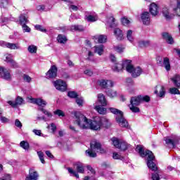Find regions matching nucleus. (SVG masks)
<instances>
[{
	"instance_id": "obj_56",
	"label": "nucleus",
	"mask_w": 180,
	"mask_h": 180,
	"mask_svg": "<svg viewBox=\"0 0 180 180\" xmlns=\"http://www.w3.org/2000/svg\"><path fill=\"white\" fill-rule=\"evenodd\" d=\"M141 98V102H150V96H139Z\"/></svg>"
},
{
	"instance_id": "obj_12",
	"label": "nucleus",
	"mask_w": 180,
	"mask_h": 180,
	"mask_svg": "<svg viewBox=\"0 0 180 180\" xmlns=\"http://www.w3.org/2000/svg\"><path fill=\"white\" fill-rule=\"evenodd\" d=\"M99 85L100 86H101V88H103L104 89H107L108 91V89L110 88H113L115 83L112 80L103 79L100 82Z\"/></svg>"
},
{
	"instance_id": "obj_46",
	"label": "nucleus",
	"mask_w": 180,
	"mask_h": 180,
	"mask_svg": "<svg viewBox=\"0 0 180 180\" xmlns=\"http://www.w3.org/2000/svg\"><path fill=\"white\" fill-rule=\"evenodd\" d=\"M76 103L78 106H84V98L82 97H77L76 98Z\"/></svg>"
},
{
	"instance_id": "obj_36",
	"label": "nucleus",
	"mask_w": 180,
	"mask_h": 180,
	"mask_svg": "<svg viewBox=\"0 0 180 180\" xmlns=\"http://www.w3.org/2000/svg\"><path fill=\"white\" fill-rule=\"evenodd\" d=\"M38 110H40V112H42V113H44V115H45L46 116H47V117H53V114L50 112H49V110L43 108H39Z\"/></svg>"
},
{
	"instance_id": "obj_59",
	"label": "nucleus",
	"mask_w": 180,
	"mask_h": 180,
	"mask_svg": "<svg viewBox=\"0 0 180 180\" xmlns=\"http://www.w3.org/2000/svg\"><path fill=\"white\" fill-rule=\"evenodd\" d=\"M84 74H85V75H87L88 77H92V75H94V72H92V70L89 69H86V70H84Z\"/></svg>"
},
{
	"instance_id": "obj_31",
	"label": "nucleus",
	"mask_w": 180,
	"mask_h": 180,
	"mask_svg": "<svg viewBox=\"0 0 180 180\" xmlns=\"http://www.w3.org/2000/svg\"><path fill=\"white\" fill-rule=\"evenodd\" d=\"M103 45H98V46H94L95 49V53H97V54H98V56H102V54H103Z\"/></svg>"
},
{
	"instance_id": "obj_47",
	"label": "nucleus",
	"mask_w": 180,
	"mask_h": 180,
	"mask_svg": "<svg viewBox=\"0 0 180 180\" xmlns=\"http://www.w3.org/2000/svg\"><path fill=\"white\" fill-rule=\"evenodd\" d=\"M28 51L31 53H37V47L34 45H31L28 46Z\"/></svg>"
},
{
	"instance_id": "obj_19",
	"label": "nucleus",
	"mask_w": 180,
	"mask_h": 180,
	"mask_svg": "<svg viewBox=\"0 0 180 180\" xmlns=\"http://www.w3.org/2000/svg\"><path fill=\"white\" fill-rule=\"evenodd\" d=\"M94 40L96 43H106V40H108V37L106 35H96L94 37Z\"/></svg>"
},
{
	"instance_id": "obj_17",
	"label": "nucleus",
	"mask_w": 180,
	"mask_h": 180,
	"mask_svg": "<svg viewBox=\"0 0 180 180\" xmlns=\"http://www.w3.org/2000/svg\"><path fill=\"white\" fill-rule=\"evenodd\" d=\"M160 7L155 3H152L149 7V11L152 16H157Z\"/></svg>"
},
{
	"instance_id": "obj_20",
	"label": "nucleus",
	"mask_w": 180,
	"mask_h": 180,
	"mask_svg": "<svg viewBox=\"0 0 180 180\" xmlns=\"http://www.w3.org/2000/svg\"><path fill=\"white\" fill-rule=\"evenodd\" d=\"M114 34L117 40L121 41V40H123V39H124V37L123 35V31L120 28L114 29Z\"/></svg>"
},
{
	"instance_id": "obj_52",
	"label": "nucleus",
	"mask_w": 180,
	"mask_h": 180,
	"mask_svg": "<svg viewBox=\"0 0 180 180\" xmlns=\"http://www.w3.org/2000/svg\"><path fill=\"white\" fill-rule=\"evenodd\" d=\"M169 92L170 94H173V95H179V90H178V89L175 88V87H173V88H171L169 89Z\"/></svg>"
},
{
	"instance_id": "obj_16",
	"label": "nucleus",
	"mask_w": 180,
	"mask_h": 180,
	"mask_svg": "<svg viewBox=\"0 0 180 180\" xmlns=\"http://www.w3.org/2000/svg\"><path fill=\"white\" fill-rule=\"evenodd\" d=\"M141 19L144 25L148 26L150 23V13L143 12L141 15Z\"/></svg>"
},
{
	"instance_id": "obj_1",
	"label": "nucleus",
	"mask_w": 180,
	"mask_h": 180,
	"mask_svg": "<svg viewBox=\"0 0 180 180\" xmlns=\"http://www.w3.org/2000/svg\"><path fill=\"white\" fill-rule=\"evenodd\" d=\"M75 121L81 129H91V130H101V127H109L110 122L108 118L96 117L92 120H88L86 117L79 112H75Z\"/></svg>"
},
{
	"instance_id": "obj_9",
	"label": "nucleus",
	"mask_w": 180,
	"mask_h": 180,
	"mask_svg": "<svg viewBox=\"0 0 180 180\" xmlns=\"http://www.w3.org/2000/svg\"><path fill=\"white\" fill-rule=\"evenodd\" d=\"M0 77L6 81H11L12 79V75L11 74V70L5 69L4 68H0Z\"/></svg>"
},
{
	"instance_id": "obj_34",
	"label": "nucleus",
	"mask_w": 180,
	"mask_h": 180,
	"mask_svg": "<svg viewBox=\"0 0 180 180\" xmlns=\"http://www.w3.org/2000/svg\"><path fill=\"white\" fill-rule=\"evenodd\" d=\"M127 39L130 41L131 43H133V41L134 40V37H133V31L131 30H129L127 32Z\"/></svg>"
},
{
	"instance_id": "obj_38",
	"label": "nucleus",
	"mask_w": 180,
	"mask_h": 180,
	"mask_svg": "<svg viewBox=\"0 0 180 180\" xmlns=\"http://www.w3.org/2000/svg\"><path fill=\"white\" fill-rule=\"evenodd\" d=\"M20 146L22 148H23L24 150H29L30 148V145H29V142L26 141H22L20 143Z\"/></svg>"
},
{
	"instance_id": "obj_8",
	"label": "nucleus",
	"mask_w": 180,
	"mask_h": 180,
	"mask_svg": "<svg viewBox=\"0 0 180 180\" xmlns=\"http://www.w3.org/2000/svg\"><path fill=\"white\" fill-rule=\"evenodd\" d=\"M58 71V69L57 68V66L52 65L51 66L49 71H48L46 73V78L48 79H53L57 77V72Z\"/></svg>"
},
{
	"instance_id": "obj_33",
	"label": "nucleus",
	"mask_w": 180,
	"mask_h": 180,
	"mask_svg": "<svg viewBox=\"0 0 180 180\" xmlns=\"http://www.w3.org/2000/svg\"><path fill=\"white\" fill-rule=\"evenodd\" d=\"M105 92L109 98H115V96H117V92L116 91L108 89L105 91Z\"/></svg>"
},
{
	"instance_id": "obj_30",
	"label": "nucleus",
	"mask_w": 180,
	"mask_h": 180,
	"mask_svg": "<svg viewBox=\"0 0 180 180\" xmlns=\"http://www.w3.org/2000/svg\"><path fill=\"white\" fill-rule=\"evenodd\" d=\"M163 65L167 71H169L171 70V64L169 63V58H163Z\"/></svg>"
},
{
	"instance_id": "obj_60",
	"label": "nucleus",
	"mask_w": 180,
	"mask_h": 180,
	"mask_svg": "<svg viewBox=\"0 0 180 180\" xmlns=\"http://www.w3.org/2000/svg\"><path fill=\"white\" fill-rule=\"evenodd\" d=\"M45 9L46 6L44 5H39L37 6V11H39V12H43Z\"/></svg>"
},
{
	"instance_id": "obj_4",
	"label": "nucleus",
	"mask_w": 180,
	"mask_h": 180,
	"mask_svg": "<svg viewBox=\"0 0 180 180\" xmlns=\"http://www.w3.org/2000/svg\"><path fill=\"white\" fill-rule=\"evenodd\" d=\"M131 61L130 60H125L122 63V64L120 63H115L112 66V70L115 72H119L120 71H122V70H126L127 72H131Z\"/></svg>"
},
{
	"instance_id": "obj_21",
	"label": "nucleus",
	"mask_w": 180,
	"mask_h": 180,
	"mask_svg": "<svg viewBox=\"0 0 180 180\" xmlns=\"http://www.w3.org/2000/svg\"><path fill=\"white\" fill-rule=\"evenodd\" d=\"M155 94H157L158 96L162 98V96H165V89L163 87V86L158 85L156 86Z\"/></svg>"
},
{
	"instance_id": "obj_26",
	"label": "nucleus",
	"mask_w": 180,
	"mask_h": 180,
	"mask_svg": "<svg viewBox=\"0 0 180 180\" xmlns=\"http://www.w3.org/2000/svg\"><path fill=\"white\" fill-rule=\"evenodd\" d=\"M27 22H29V17H27L26 14H21L19 17L20 25L23 26V25H26Z\"/></svg>"
},
{
	"instance_id": "obj_62",
	"label": "nucleus",
	"mask_w": 180,
	"mask_h": 180,
	"mask_svg": "<svg viewBox=\"0 0 180 180\" xmlns=\"http://www.w3.org/2000/svg\"><path fill=\"white\" fill-rule=\"evenodd\" d=\"M24 81H26V82H30L32 81V77H30L27 75H24L22 77Z\"/></svg>"
},
{
	"instance_id": "obj_54",
	"label": "nucleus",
	"mask_w": 180,
	"mask_h": 180,
	"mask_svg": "<svg viewBox=\"0 0 180 180\" xmlns=\"http://www.w3.org/2000/svg\"><path fill=\"white\" fill-rule=\"evenodd\" d=\"M6 47L8 49H11V50H15V49H18V46H16V44H12V43H8V42H7Z\"/></svg>"
},
{
	"instance_id": "obj_55",
	"label": "nucleus",
	"mask_w": 180,
	"mask_h": 180,
	"mask_svg": "<svg viewBox=\"0 0 180 180\" xmlns=\"http://www.w3.org/2000/svg\"><path fill=\"white\" fill-rule=\"evenodd\" d=\"M1 8H6L8 6V0H0Z\"/></svg>"
},
{
	"instance_id": "obj_41",
	"label": "nucleus",
	"mask_w": 180,
	"mask_h": 180,
	"mask_svg": "<svg viewBox=\"0 0 180 180\" xmlns=\"http://www.w3.org/2000/svg\"><path fill=\"white\" fill-rule=\"evenodd\" d=\"M150 46V41H139V47H148Z\"/></svg>"
},
{
	"instance_id": "obj_14",
	"label": "nucleus",
	"mask_w": 180,
	"mask_h": 180,
	"mask_svg": "<svg viewBox=\"0 0 180 180\" xmlns=\"http://www.w3.org/2000/svg\"><path fill=\"white\" fill-rule=\"evenodd\" d=\"M39 179V173L34 170V169L31 168L29 170V174L26 176L25 180H37Z\"/></svg>"
},
{
	"instance_id": "obj_7",
	"label": "nucleus",
	"mask_w": 180,
	"mask_h": 180,
	"mask_svg": "<svg viewBox=\"0 0 180 180\" xmlns=\"http://www.w3.org/2000/svg\"><path fill=\"white\" fill-rule=\"evenodd\" d=\"M27 101L30 102V103H34V105L40 106L39 108H44V106H46L47 105V102L41 98L27 97Z\"/></svg>"
},
{
	"instance_id": "obj_15",
	"label": "nucleus",
	"mask_w": 180,
	"mask_h": 180,
	"mask_svg": "<svg viewBox=\"0 0 180 180\" xmlns=\"http://www.w3.org/2000/svg\"><path fill=\"white\" fill-rule=\"evenodd\" d=\"M23 102H25V101L23 100V98L20 96H18L15 99V101H8V105H10L11 106H12V108H16V106H19L20 105H23Z\"/></svg>"
},
{
	"instance_id": "obj_25",
	"label": "nucleus",
	"mask_w": 180,
	"mask_h": 180,
	"mask_svg": "<svg viewBox=\"0 0 180 180\" xmlns=\"http://www.w3.org/2000/svg\"><path fill=\"white\" fill-rule=\"evenodd\" d=\"M75 167L79 174H84V172H85V167H84V164L78 162L75 163Z\"/></svg>"
},
{
	"instance_id": "obj_63",
	"label": "nucleus",
	"mask_w": 180,
	"mask_h": 180,
	"mask_svg": "<svg viewBox=\"0 0 180 180\" xmlns=\"http://www.w3.org/2000/svg\"><path fill=\"white\" fill-rule=\"evenodd\" d=\"M0 120H1V123H8L9 122V119H8L7 117H4V116L0 117Z\"/></svg>"
},
{
	"instance_id": "obj_13",
	"label": "nucleus",
	"mask_w": 180,
	"mask_h": 180,
	"mask_svg": "<svg viewBox=\"0 0 180 180\" xmlns=\"http://www.w3.org/2000/svg\"><path fill=\"white\" fill-rule=\"evenodd\" d=\"M128 72L131 74L134 78H137V77H140V75H141V72H143V70L140 67H137V68L133 67V65H131V72Z\"/></svg>"
},
{
	"instance_id": "obj_29",
	"label": "nucleus",
	"mask_w": 180,
	"mask_h": 180,
	"mask_svg": "<svg viewBox=\"0 0 180 180\" xmlns=\"http://www.w3.org/2000/svg\"><path fill=\"white\" fill-rule=\"evenodd\" d=\"M94 109L99 113V115H106V108L102 105H96Z\"/></svg>"
},
{
	"instance_id": "obj_39",
	"label": "nucleus",
	"mask_w": 180,
	"mask_h": 180,
	"mask_svg": "<svg viewBox=\"0 0 180 180\" xmlns=\"http://www.w3.org/2000/svg\"><path fill=\"white\" fill-rule=\"evenodd\" d=\"M70 30L72 32H73V30L82 32V30H84V27H82V25H72L70 27Z\"/></svg>"
},
{
	"instance_id": "obj_45",
	"label": "nucleus",
	"mask_w": 180,
	"mask_h": 180,
	"mask_svg": "<svg viewBox=\"0 0 180 180\" xmlns=\"http://www.w3.org/2000/svg\"><path fill=\"white\" fill-rule=\"evenodd\" d=\"M38 157L42 164H45L46 161L44 160V153H43L41 151L37 152Z\"/></svg>"
},
{
	"instance_id": "obj_32",
	"label": "nucleus",
	"mask_w": 180,
	"mask_h": 180,
	"mask_svg": "<svg viewBox=\"0 0 180 180\" xmlns=\"http://www.w3.org/2000/svg\"><path fill=\"white\" fill-rule=\"evenodd\" d=\"M129 145L126 143V141H121L119 146V149L121 150V151H126L127 148H129Z\"/></svg>"
},
{
	"instance_id": "obj_53",
	"label": "nucleus",
	"mask_w": 180,
	"mask_h": 180,
	"mask_svg": "<svg viewBox=\"0 0 180 180\" xmlns=\"http://www.w3.org/2000/svg\"><path fill=\"white\" fill-rule=\"evenodd\" d=\"M50 127L53 133H54L56 130H57V126L54 123H51V124L48 125L47 129H50Z\"/></svg>"
},
{
	"instance_id": "obj_24",
	"label": "nucleus",
	"mask_w": 180,
	"mask_h": 180,
	"mask_svg": "<svg viewBox=\"0 0 180 180\" xmlns=\"http://www.w3.org/2000/svg\"><path fill=\"white\" fill-rule=\"evenodd\" d=\"M162 36L164 40H165L169 44H172V43H174V39H172V37H171V35L168 32H163L162 34Z\"/></svg>"
},
{
	"instance_id": "obj_50",
	"label": "nucleus",
	"mask_w": 180,
	"mask_h": 180,
	"mask_svg": "<svg viewBox=\"0 0 180 180\" xmlns=\"http://www.w3.org/2000/svg\"><path fill=\"white\" fill-rule=\"evenodd\" d=\"M112 158L113 160H123V156H121L120 154L114 152L112 153Z\"/></svg>"
},
{
	"instance_id": "obj_27",
	"label": "nucleus",
	"mask_w": 180,
	"mask_h": 180,
	"mask_svg": "<svg viewBox=\"0 0 180 180\" xmlns=\"http://www.w3.org/2000/svg\"><path fill=\"white\" fill-rule=\"evenodd\" d=\"M108 110H110V112L111 113L115 115V117H119L120 116L123 115V112L122 110H120L119 109H117V108H109Z\"/></svg>"
},
{
	"instance_id": "obj_44",
	"label": "nucleus",
	"mask_w": 180,
	"mask_h": 180,
	"mask_svg": "<svg viewBox=\"0 0 180 180\" xmlns=\"http://www.w3.org/2000/svg\"><path fill=\"white\" fill-rule=\"evenodd\" d=\"M124 46L123 45H118L114 47V49L117 53H123L124 51Z\"/></svg>"
},
{
	"instance_id": "obj_42",
	"label": "nucleus",
	"mask_w": 180,
	"mask_h": 180,
	"mask_svg": "<svg viewBox=\"0 0 180 180\" xmlns=\"http://www.w3.org/2000/svg\"><path fill=\"white\" fill-rule=\"evenodd\" d=\"M121 22L124 26H130V23H131V20H129L127 18H122Z\"/></svg>"
},
{
	"instance_id": "obj_35",
	"label": "nucleus",
	"mask_w": 180,
	"mask_h": 180,
	"mask_svg": "<svg viewBox=\"0 0 180 180\" xmlns=\"http://www.w3.org/2000/svg\"><path fill=\"white\" fill-rule=\"evenodd\" d=\"M85 19L87 20V22H96V20H98V16L89 15H86Z\"/></svg>"
},
{
	"instance_id": "obj_61",
	"label": "nucleus",
	"mask_w": 180,
	"mask_h": 180,
	"mask_svg": "<svg viewBox=\"0 0 180 180\" xmlns=\"http://www.w3.org/2000/svg\"><path fill=\"white\" fill-rule=\"evenodd\" d=\"M175 2L176 3V7H173V10L176 12L178 9H180V0H176Z\"/></svg>"
},
{
	"instance_id": "obj_51",
	"label": "nucleus",
	"mask_w": 180,
	"mask_h": 180,
	"mask_svg": "<svg viewBox=\"0 0 180 180\" xmlns=\"http://www.w3.org/2000/svg\"><path fill=\"white\" fill-rule=\"evenodd\" d=\"M68 171L69 174H72L77 178H79V174H78V173H77L75 171H74V169H72V168L68 167Z\"/></svg>"
},
{
	"instance_id": "obj_3",
	"label": "nucleus",
	"mask_w": 180,
	"mask_h": 180,
	"mask_svg": "<svg viewBox=\"0 0 180 180\" xmlns=\"http://www.w3.org/2000/svg\"><path fill=\"white\" fill-rule=\"evenodd\" d=\"M90 146L91 149L86 150V154L91 158H95V157H96V153L94 152V150H96L97 153H101V154L106 153V151L102 148V145H101V143L98 141H92Z\"/></svg>"
},
{
	"instance_id": "obj_2",
	"label": "nucleus",
	"mask_w": 180,
	"mask_h": 180,
	"mask_svg": "<svg viewBox=\"0 0 180 180\" xmlns=\"http://www.w3.org/2000/svg\"><path fill=\"white\" fill-rule=\"evenodd\" d=\"M136 151H137L139 154H140L141 157L148 158L147 165L149 169H151V171H157V169H158V168L157 167V165H155V163H154L153 162L155 158L154 157V154H153V152L150 150H146V152H144V149L141 146H137Z\"/></svg>"
},
{
	"instance_id": "obj_57",
	"label": "nucleus",
	"mask_w": 180,
	"mask_h": 180,
	"mask_svg": "<svg viewBox=\"0 0 180 180\" xmlns=\"http://www.w3.org/2000/svg\"><path fill=\"white\" fill-rule=\"evenodd\" d=\"M126 84L128 86H130L131 85H134V82H133L132 78H127L126 79Z\"/></svg>"
},
{
	"instance_id": "obj_22",
	"label": "nucleus",
	"mask_w": 180,
	"mask_h": 180,
	"mask_svg": "<svg viewBox=\"0 0 180 180\" xmlns=\"http://www.w3.org/2000/svg\"><path fill=\"white\" fill-rule=\"evenodd\" d=\"M98 102L101 106H108V101L103 94H98Z\"/></svg>"
},
{
	"instance_id": "obj_43",
	"label": "nucleus",
	"mask_w": 180,
	"mask_h": 180,
	"mask_svg": "<svg viewBox=\"0 0 180 180\" xmlns=\"http://www.w3.org/2000/svg\"><path fill=\"white\" fill-rule=\"evenodd\" d=\"M165 141H166V144H171L173 148L175 147V145L176 144V141L169 138H165Z\"/></svg>"
},
{
	"instance_id": "obj_23",
	"label": "nucleus",
	"mask_w": 180,
	"mask_h": 180,
	"mask_svg": "<svg viewBox=\"0 0 180 180\" xmlns=\"http://www.w3.org/2000/svg\"><path fill=\"white\" fill-rule=\"evenodd\" d=\"M162 13L165 19H172L174 15L169 13V8L168 7H164L162 10Z\"/></svg>"
},
{
	"instance_id": "obj_18",
	"label": "nucleus",
	"mask_w": 180,
	"mask_h": 180,
	"mask_svg": "<svg viewBox=\"0 0 180 180\" xmlns=\"http://www.w3.org/2000/svg\"><path fill=\"white\" fill-rule=\"evenodd\" d=\"M115 19L113 17V15H110L108 16H107V20H106V24L108 25V26H109V27L113 28V27H116L117 25L115 22Z\"/></svg>"
},
{
	"instance_id": "obj_5",
	"label": "nucleus",
	"mask_w": 180,
	"mask_h": 180,
	"mask_svg": "<svg viewBox=\"0 0 180 180\" xmlns=\"http://www.w3.org/2000/svg\"><path fill=\"white\" fill-rule=\"evenodd\" d=\"M130 103L131 104L129 105V108L131 112L134 113L140 112V108L137 107L140 103H141V98L140 96H138L137 97H132L131 98Z\"/></svg>"
},
{
	"instance_id": "obj_40",
	"label": "nucleus",
	"mask_w": 180,
	"mask_h": 180,
	"mask_svg": "<svg viewBox=\"0 0 180 180\" xmlns=\"http://www.w3.org/2000/svg\"><path fill=\"white\" fill-rule=\"evenodd\" d=\"M57 40L58 43L64 44L67 42V37L63 34H59L58 36Z\"/></svg>"
},
{
	"instance_id": "obj_11",
	"label": "nucleus",
	"mask_w": 180,
	"mask_h": 180,
	"mask_svg": "<svg viewBox=\"0 0 180 180\" xmlns=\"http://www.w3.org/2000/svg\"><path fill=\"white\" fill-rule=\"evenodd\" d=\"M4 61L9 64L10 67H13V68H18L19 67V65H18V63L15 61L12 58V55L7 54L4 56Z\"/></svg>"
},
{
	"instance_id": "obj_58",
	"label": "nucleus",
	"mask_w": 180,
	"mask_h": 180,
	"mask_svg": "<svg viewBox=\"0 0 180 180\" xmlns=\"http://www.w3.org/2000/svg\"><path fill=\"white\" fill-rule=\"evenodd\" d=\"M35 29L37 30H39L40 32H46L47 31L46 29H44V27H43V26L40 25H35Z\"/></svg>"
},
{
	"instance_id": "obj_49",
	"label": "nucleus",
	"mask_w": 180,
	"mask_h": 180,
	"mask_svg": "<svg viewBox=\"0 0 180 180\" xmlns=\"http://www.w3.org/2000/svg\"><path fill=\"white\" fill-rule=\"evenodd\" d=\"M53 113L54 115H57L58 116H59V117H64V116H65V114L61 110H56L53 112Z\"/></svg>"
},
{
	"instance_id": "obj_48",
	"label": "nucleus",
	"mask_w": 180,
	"mask_h": 180,
	"mask_svg": "<svg viewBox=\"0 0 180 180\" xmlns=\"http://www.w3.org/2000/svg\"><path fill=\"white\" fill-rule=\"evenodd\" d=\"M68 96H69V98H72L76 99L78 98V94H77V92L75 91H69L68 93Z\"/></svg>"
},
{
	"instance_id": "obj_28",
	"label": "nucleus",
	"mask_w": 180,
	"mask_h": 180,
	"mask_svg": "<svg viewBox=\"0 0 180 180\" xmlns=\"http://www.w3.org/2000/svg\"><path fill=\"white\" fill-rule=\"evenodd\" d=\"M171 81L174 83V86L177 88H180V75H175L173 77L171 78Z\"/></svg>"
},
{
	"instance_id": "obj_64",
	"label": "nucleus",
	"mask_w": 180,
	"mask_h": 180,
	"mask_svg": "<svg viewBox=\"0 0 180 180\" xmlns=\"http://www.w3.org/2000/svg\"><path fill=\"white\" fill-rule=\"evenodd\" d=\"M153 180H160V174L158 173L152 174Z\"/></svg>"
},
{
	"instance_id": "obj_10",
	"label": "nucleus",
	"mask_w": 180,
	"mask_h": 180,
	"mask_svg": "<svg viewBox=\"0 0 180 180\" xmlns=\"http://www.w3.org/2000/svg\"><path fill=\"white\" fill-rule=\"evenodd\" d=\"M115 120L120 127H124L125 129L129 127V122L127 120L124 118L123 114L120 117H115Z\"/></svg>"
},
{
	"instance_id": "obj_6",
	"label": "nucleus",
	"mask_w": 180,
	"mask_h": 180,
	"mask_svg": "<svg viewBox=\"0 0 180 180\" xmlns=\"http://www.w3.org/2000/svg\"><path fill=\"white\" fill-rule=\"evenodd\" d=\"M53 85L57 91H60V92H65L67 91V83L62 79L53 81Z\"/></svg>"
},
{
	"instance_id": "obj_37",
	"label": "nucleus",
	"mask_w": 180,
	"mask_h": 180,
	"mask_svg": "<svg viewBox=\"0 0 180 180\" xmlns=\"http://www.w3.org/2000/svg\"><path fill=\"white\" fill-rule=\"evenodd\" d=\"M111 141H112L114 147H115L116 148H119V147L120 146V143L122 142V141L117 139V138H112L111 139Z\"/></svg>"
}]
</instances>
